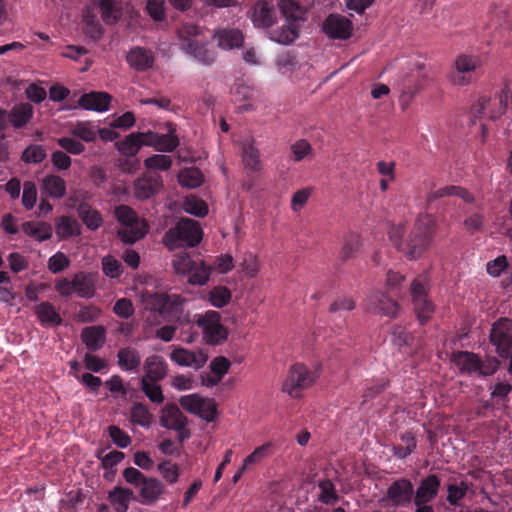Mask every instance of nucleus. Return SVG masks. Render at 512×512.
<instances>
[{
  "label": "nucleus",
  "mask_w": 512,
  "mask_h": 512,
  "mask_svg": "<svg viewBox=\"0 0 512 512\" xmlns=\"http://www.w3.org/2000/svg\"><path fill=\"white\" fill-rule=\"evenodd\" d=\"M436 228V219L431 214H419L405 240L404 254L411 260L419 258L431 246Z\"/></svg>",
  "instance_id": "nucleus-1"
},
{
  "label": "nucleus",
  "mask_w": 512,
  "mask_h": 512,
  "mask_svg": "<svg viewBox=\"0 0 512 512\" xmlns=\"http://www.w3.org/2000/svg\"><path fill=\"white\" fill-rule=\"evenodd\" d=\"M202 235V229L197 221L181 218L174 227L165 233L163 242L171 250L180 247H195L200 243Z\"/></svg>",
  "instance_id": "nucleus-2"
},
{
  "label": "nucleus",
  "mask_w": 512,
  "mask_h": 512,
  "mask_svg": "<svg viewBox=\"0 0 512 512\" xmlns=\"http://www.w3.org/2000/svg\"><path fill=\"white\" fill-rule=\"evenodd\" d=\"M141 300L145 310L158 313L166 321L178 317L182 312L183 300L176 294L144 292Z\"/></svg>",
  "instance_id": "nucleus-3"
},
{
  "label": "nucleus",
  "mask_w": 512,
  "mask_h": 512,
  "mask_svg": "<svg viewBox=\"0 0 512 512\" xmlns=\"http://www.w3.org/2000/svg\"><path fill=\"white\" fill-rule=\"evenodd\" d=\"M318 377L317 369L311 370L306 365L297 363L289 369L282 390L292 398H299L304 390L316 382Z\"/></svg>",
  "instance_id": "nucleus-4"
},
{
  "label": "nucleus",
  "mask_w": 512,
  "mask_h": 512,
  "mask_svg": "<svg viewBox=\"0 0 512 512\" xmlns=\"http://www.w3.org/2000/svg\"><path fill=\"white\" fill-rule=\"evenodd\" d=\"M173 267L177 274L188 276L193 285H204L210 276L211 268L198 257L193 258L187 253H181L173 259Z\"/></svg>",
  "instance_id": "nucleus-5"
},
{
  "label": "nucleus",
  "mask_w": 512,
  "mask_h": 512,
  "mask_svg": "<svg viewBox=\"0 0 512 512\" xmlns=\"http://www.w3.org/2000/svg\"><path fill=\"white\" fill-rule=\"evenodd\" d=\"M179 37L183 40L182 46L187 53L193 55L196 59L204 64H210L215 60V53L206 48L200 42L198 36L200 27L193 23H185L178 31Z\"/></svg>",
  "instance_id": "nucleus-6"
},
{
  "label": "nucleus",
  "mask_w": 512,
  "mask_h": 512,
  "mask_svg": "<svg viewBox=\"0 0 512 512\" xmlns=\"http://www.w3.org/2000/svg\"><path fill=\"white\" fill-rule=\"evenodd\" d=\"M427 283V276L419 275L410 287L415 313L421 323L427 322L434 312V305L427 298Z\"/></svg>",
  "instance_id": "nucleus-7"
},
{
  "label": "nucleus",
  "mask_w": 512,
  "mask_h": 512,
  "mask_svg": "<svg viewBox=\"0 0 512 512\" xmlns=\"http://www.w3.org/2000/svg\"><path fill=\"white\" fill-rule=\"evenodd\" d=\"M220 320V313L213 310L194 315L193 321L202 330L203 339L207 344H217L224 338V327Z\"/></svg>",
  "instance_id": "nucleus-8"
},
{
  "label": "nucleus",
  "mask_w": 512,
  "mask_h": 512,
  "mask_svg": "<svg viewBox=\"0 0 512 512\" xmlns=\"http://www.w3.org/2000/svg\"><path fill=\"white\" fill-rule=\"evenodd\" d=\"M179 404L187 412L197 415L207 422H211L217 415V406L213 399L202 397L199 394L181 396Z\"/></svg>",
  "instance_id": "nucleus-9"
},
{
  "label": "nucleus",
  "mask_w": 512,
  "mask_h": 512,
  "mask_svg": "<svg viewBox=\"0 0 512 512\" xmlns=\"http://www.w3.org/2000/svg\"><path fill=\"white\" fill-rule=\"evenodd\" d=\"M512 321L508 318H501L496 321L490 331V341L496 346L498 355L508 358L512 350Z\"/></svg>",
  "instance_id": "nucleus-10"
},
{
  "label": "nucleus",
  "mask_w": 512,
  "mask_h": 512,
  "mask_svg": "<svg viewBox=\"0 0 512 512\" xmlns=\"http://www.w3.org/2000/svg\"><path fill=\"white\" fill-rule=\"evenodd\" d=\"M240 147V156L243 168L248 177L258 175L263 170V162L259 149L255 145V140L248 137L241 141L234 140Z\"/></svg>",
  "instance_id": "nucleus-11"
},
{
  "label": "nucleus",
  "mask_w": 512,
  "mask_h": 512,
  "mask_svg": "<svg viewBox=\"0 0 512 512\" xmlns=\"http://www.w3.org/2000/svg\"><path fill=\"white\" fill-rule=\"evenodd\" d=\"M385 500L393 507H406L414 501V486L407 478H399L393 481L387 488Z\"/></svg>",
  "instance_id": "nucleus-12"
},
{
  "label": "nucleus",
  "mask_w": 512,
  "mask_h": 512,
  "mask_svg": "<svg viewBox=\"0 0 512 512\" xmlns=\"http://www.w3.org/2000/svg\"><path fill=\"white\" fill-rule=\"evenodd\" d=\"M481 61L478 57L460 55L455 60V68L448 74L449 80L459 86L471 82V73L480 67Z\"/></svg>",
  "instance_id": "nucleus-13"
},
{
  "label": "nucleus",
  "mask_w": 512,
  "mask_h": 512,
  "mask_svg": "<svg viewBox=\"0 0 512 512\" xmlns=\"http://www.w3.org/2000/svg\"><path fill=\"white\" fill-rule=\"evenodd\" d=\"M366 308L368 311L394 318L398 315V303L380 291L372 292L367 298Z\"/></svg>",
  "instance_id": "nucleus-14"
},
{
  "label": "nucleus",
  "mask_w": 512,
  "mask_h": 512,
  "mask_svg": "<svg viewBox=\"0 0 512 512\" xmlns=\"http://www.w3.org/2000/svg\"><path fill=\"white\" fill-rule=\"evenodd\" d=\"M162 186V177L157 172L147 171L134 182V195L139 200H146L155 196Z\"/></svg>",
  "instance_id": "nucleus-15"
},
{
  "label": "nucleus",
  "mask_w": 512,
  "mask_h": 512,
  "mask_svg": "<svg viewBox=\"0 0 512 512\" xmlns=\"http://www.w3.org/2000/svg\"><path fill=\"white\" fill-rule=\"evenodd\" d=\"M322 29L332 39L345 40L352 34V23L347 17L332 13L323 22Z\"/></svg>",
  "instance_id": "nucleus-16"
},
{
  "label": "nucleus",
  "mask_w": 512,
  "mask_h": 512,
  "mask_svg": "<svg viewBox=\"0 0 512 512\" xmlns=\"http://www.w3.org/2000/svg\"><path fill=\"white\" fill-rule=\"evenodd\" d=\"M241 50V58L248 64H256L254 47L245 43V36L239 29H226V50Z\"/></svg>",
  "instance_id": "nucleus-17"
},
{
  "label": "nucleus",
  "mask_w": 512,
  "mask_h": 512,
  "mask_svg": "<svg viewBox=\"0 0 512 512\" xmlns=\"http://www.w3.org/2000/svg\"><path fill=\"white\" fill-rule=\"evenodd\" d=\"M481 101L473 107L474 116L486 117L491 120L503 115L508 106V98H480Z\"/></svg>",
  "instance_id": "nucleus-18"
},
{
  "label": "nucleus",
  "mask_w": 512,
  "mask_h": 512,
  "mask_svg": "<svg viewBox=\"0 0 512 512\" xmlns=\"http://www.w3.org/2000/svg\"><path fill=\"white\" fill-rule=\"evenodd\" d=\"M139 136L144 138L145 146H152L158 151L172 152L179 145V139L174 131H169L167 134L148 131L139 133Z\"/></svg>",
  "instance_id": "nucleus-19"
},
{
  "label": "nucleus",
  "mask_w": 512,
  "mask_h": 512,
  "mask_svg": "<svg viewBox=\"0 0 512 512\" xmlns=\"http://www.w3.org/2000/svg\"><path fill=\"white\" fill-rule=\"evenodd\" d=\"M441 480L436 474H430L421 480L414 495V504H427L438 494Z\"/></svg>",
  "instance_id": "nucleus-20"
},
{
  "label": "nucleus",
  "mask_w": 512,
  "mask_h": 512,
  "mask_svg": "<svg viewBox=\"0 0 512 512\" xmlns=\"http://www.w3.org/2000/svg\"><path fill=\"white\" fill-rule=\"evenodd\" d=\"M251 20L257 28H269L277 20V10L266 1H258L252 9Z\"/></svg>",
  "instance_id": "nucleus-21"
},
{
  "label": "nucleus",
  "mask_w": 512,
  "mask_h": 512,
  "mask_svg": "<svg viewBox=\"0 0 512 512\" xmlns=\"http://www.w3.org/2000/svg\"><path fill=\"white\" fill-rule=\"evenodd\" d=\"M170 358L178 365L194 367L195 369L201 368L208 360L207 354L203 351H189L184 348H175Z\"/></svg>",
  "instance_id": "nucleus-22"
},
{
  "label": "nucleus",
  "mask_w": 512,
  "mask_h": 512,
  "mask_svg": "<svg viewBox=\"0 0 512 512\" xmlns=\"http://www.w3.org/2000/svg\"><path fill=\"white\" fill-rule=\"evenodd\" d=\"M128 64L137 71H146L154 64V54L144 47H133L127 54Z\"/></svg>",
  "instance_id": "nucleus-23"
},
{
  "label": "nucleus",
  "mask_w": 512,
  "mask_h": 512,
  "mask_svg": "<svg viewBox=\"0 0 512 512\" xmlns=\"http://www.w3.org/2000/svg\"><path fill=\"white\" fill-rule=\"evenodd\" d=\"M161 426L167 429H181L187 425V418L175 404H167L161 411Z\"/></svg>",
  "instance_id": "nucleus-24"
},
{
  "label": "nucleus",
  "mask_w": 512,
  "mask_h": 512,
  "mask_svg": "<svg viewBox=\"0 0 512 512\" xmlns=\"http://www.w3.org/2000/svg\"><path fill=\"white\" fill-rule=\"evenodd\" d=\"M145 375L142 378H147L151 382L161 381L167 374V363L160 355L148 356L144 363Z\"/></svg>",
  "instance_id": "nucleus-25"
},
{
  "label": "nucleus",
  "mask_w": 512,
  "mask_h": 512,
  "mask_svg": "<svg viewBox=\"0 0 512 512\" xmlns=\"http://www.w3.org/2000/svg\"><path fill=\"white\" fill-rule=\"evenodd\" d=\"M81 339L89 350L97 351L106 341V329L101 325L85 327L81 332Z\"/></svg>",
  "instance_id": "nucleus-26"
},
{
  "label": "nucleus",
  "mask_w": 512,
  "mask_h": 512,
  "mask_svg": "<svg viewBox=\"0 0 512 512\" xmlns=\"http://www.w3.org/2000/svg\"><path fill=\"white\" fill-rule=\"evenodd\" d=\"M450 196L459 197L466 203L474 202L473 195L467 189L455 185L441 187L439 189L429 192L427 195V202L431 203L437 199Z\"/></svg>",
  "instance_id": "nucleus-27"
},
{
  "label": "nucleus",
  "mask_w": 512,
  "mask_h": 512,
  "mask_svg": "<svg viewBox=\"0 0 512 512\" xmlns=\"http://www.w3.org/2000/svg\"><path fill=\"white\" fill-rule=\"evenodd\" d=\"M451 360L462 373H477L480 368L479 356L474 352L457 351L453 353Z\"/></svg>",
  "instance_id": "nucleus-28"
},
{
  "label": "nucleus",
  "mask_w": 512,
  "mask_h": 512,
  "mask_svg": "<svg viewBox=\"0 0 512 512\" xmlns=\"http://www.w3.org/2000/svg\"><path fill=\"white\" fill-rule=\"evenodd\" d=\"M41 191L53 199H61L66 194V181L55 174L46 175L41 181Z\"/></svg>",
  "instance_id": "nucleus-29"
},
{
  "label": "nucleus",
  "mask_w": 512,
  "mask_h": 512,
  "mask_svg": "<svg viewBox=\"0 0 512 512\" xmlns=\"http://www.w3.org/2000/svg\"><path fill=\"white\" fill-rule=\"evenodd\" d=\"M34 312L42 326H59L63 322L60 314L50 302H41L35 307Z\"/></svg>",
  "instance_id": "nucleus-30"
},
{
  "label": "nucleus",
  "mask_w": 512,
  "mask_h": 512,
  "mask_svg": "<svg viewBox=\"0 0 512 512\" xmlns=\"http://www.w3.org/2000/svg\"><path fill=\"white\" fill-rule=\"evenodd\" d=\"M73 288L74 293L81 298H92L95 294V281L91 274L78 272L74 275Z\"/></svg>",
  "instance_id": "nucleus-31"
},
{
  "label": "nucleus",
  "mask_w": 512,
  "mask_h": 512,
  "mask_svg": "<svg viewBox=\"0 0 512 512\" xmlns=\"http://www.w3.org/2000/svg\"><path fill=\"white\" fill-rule=\"evenodd\" d=\"M117 364L125 371H135L141 364L139 352L133 347L121 348L117 353Z\"/></svg>",
  "instance_id": "nucleus-32"
},
{
  "label": "nucleus",
  "mask_w": 512,
  "mask_h": 512,
  "mask_svg": "<svg viewBox=\"0 0 512 512\" xmlns=\"http://www.w3.org/2000/svg\"><path fill=\"white\" fill-rule=\"evenodd\" d=\"M77 214L89 230H97L103 223L101 214L86 202L78 205Z\"/></svg>",
  "instance_id": "nucleus-33"
},
{
  "label": "nucleus",
  "mask_w": 512,
  "mask_h": 512,
  "mask_svg": "<svg viewBox=\"0 0 512 512\" xmlns=\"http://www.w3.org/2000/svg\"><path fill=\"white\" fill-rule=\"evenodd\" d=\"M23 232L34 238L35 240L42 242L52 237V226L46 222H35L26 221L22 224Z\"/></svg>",
  "instance_id": "nucleus-34"
},
{
  "label": "nucleus",
  "mask_w": 512,
  "mask_h": 512,
  "mask_svg": "<svg viewBox=\"0 0 512 512\" xmlns=\"http://www.w3.org/2000/svg\"><path fill=\"white\" fill-rule=\"evenodd\" d=\"M417 447L416 436L412 431H405L400 435V443L392 446V453L398 459H405Z\"/></svg>",
  "instance_id": "nucleus-35"
},
{
  "label": "nucleus",
  "mask_w": 512,
  "mask_h": 512,
  "mask_svg": "<svg viewBox=\"0 0 512 512\" xmlns=\"http://www.w3.org/2000/svg\"><path fill=\"white\" fill-rule=\"evenodd\" d=\"M147 233V227L143 221L121 226L118 229L117 235L124 243L133 244L142 239Z\"/></svg>",
  "instance_id": "nucleus-36"
},
{
  "label": "nucleus",
  "mask_w": 512,
  "mask_h": 512,
  "mask_svg": "<svg viewBox=\"0 0 512 512\" xmlns=\"http://www.w3.org/2000/svg\"><path fill=\"white\" fill-rule=\"evenodd\" d=\"M139 489L143 503L149 504L159 498V496L163 493L164 487L159 480L146 477Z\"/></svg>",
  "instance_id": "nucleus-37"
},
{
  "label": "nucleus",
  "mask_w": 512,
  "mask_h": 512,
  "mask_svg": "<svg viewBox=\"0 0 512 512\" xmlns=\"http://www.w3.org/2000/svg\"><path fill=\"white\" fill-rule=\"evenodd\" d=\"M210 371L201 374V383L204 386L212 387L216 385L224 375V356L216 357L210 363Z\"/></svg>",
  "instance_id": "nucleus-38"
},
{
  "label": "nucleus",
  "mask_w": 512,
  "mask_h": 512,
  "mask_svg": "<svg viewBox=\"0 0 512 512\" xmlns=\"http://www.w3.org/2000/svg\"><path fill=\"white\" fill-rule=\"evenodd\" d=\"M290 160L299 163L304 160H311L315 156L312 145L306 139H299L289 147Z\"/></svg>",
  "instance_id": "nucleus-39"
},
{
  "label": "nucleus",
  "mask_w": 512,
  "mask_h": 512,
  "mask_svg": "<svg viewBox=\"0 0 512 512\" xmlns=\"http://www.w3.org/2000/svg\"><path fill=\"white\" fill-rule=\"evenodd\" d=\"M9 113L10 125L16 129L24 127L33 116V108L30 104L16 105Z\"/></svg>",
  "instance_id": "nucleus-40"
},
{
  "label": "nucleus",
  "mask_w": 512,
  "mask_h": 512,
  "mask_svg": "<svg viewBox=\"0 0 512 512\" xmlns=\"http://www.w3.org/2000/svg\"><path fill=\"white\" fill-rule=\"evenodd\" d=\"M361 247V237L357 233H348L344 236L343 244L339 252L341 261H347L355 257Z\"/></svg>",
  "instance_id": "nucleus-41"
},
{
  "label": "nucleus",
  "mask_w": 512,
  "mask_h": 512,
  "mask_svg": "<svg viewBox=\"0 0 512 512\" xmlns=\"http://www.w3.org/2000/svg\"><path fill=\"white\" fill-rule=\"evenodd\" d=\"M139 133H131L124 140L116 142L118 151L125 156H135L141 146H144V138Z\"/></svg>",
  "instance_id": "nucleus-42"
},
{
  "label": "nucleus",
  "mask_w": 512,
  "mask_h": 512,
  "mask_svg": "<svg viewBox=\"0 0 512 512\" xmlns=\"http://www.w3.org/2000/svg\"><path fill=\"white\" fill-rule=\"evenodd\" d=\"M132 497V490L120 486L115 487L108 495V499L115 506L117 512H125Z\"/></svg>",
  "instance_id": "nucleus-43"
},
{
  "label": "nucleus",
  "mask_w": 512,
  "mask_h": 512,
  "mask_svg": "<svg viewBox=\"0 0 512 512\" xmlns=\"http://www.w3.org/2000/svg\"><path fill=\"white\" fill-rule=\"evenodd\" d=\"M55 229L61 239H67L80 233L77 221L68 216H61L55 224Z\"/></svg>",
  "instance_id": "nucleus-44"
},
{
  "label": "nucleus",
  "mask_w": 512,
  "mask_h": 512,
  "mask_svg": "<svg viewBox=\"0 0 512 512\" xmlns=\"http://www.w3.org/2000/svg\"><path fill=\"white\" fill-rule=\"evenodd\" d=\"M99 8L103 21L108 25L116 23L122 16V9L114 0H99Z\"/></svg>",
  "instance_id": "nucleus-45"
},
{
  "label": "nucleus",
  "mask_w": 512,
  "mask_h": 512,
  "mask_svg": "<svg viewBox=\"0 0 512 512\" xmlns=\"http://www.w3.org/2000/svg\"><path fill=\"white\" fill-rule=\"evenodd\" d=\"M178 181L183 187L197 188L203 182V174L195 167L184 168L178 174Z\"/></svg>",
  "instance_id": "nucleus-46"
},
{
  "label": "nucleus",
  "mask_w": 512,
  "mask_h": 512,
  "mask_svg": "<svg viewBox=\"0 0 512 512\" xmlns=\"http://www.w3.org/2000/svg\"><path fill=\"white\" fill-rule=\"evenodd\" d=\"M70 133L85 142H94L97 138V129L88 121L77 122L70 129Z\"/></svg>",
  "instance_id": "nucleus-47"
},
{
  "label": "nucleus",
  "mask_w": 512,
  "mask_h": 512,
  "mask_svg": "<svg viewBox=\"0 0 512 512\" xmlns=\"http://www.w3.org/2000/svg\"><path fill=\"white\" fill-rule=\"evenodd\" d=\"M299 36L298 25L294 22H289L283 25L280 31H275L272 39L281 44H290Z\"/></svg>",
  "instance_id": "nucleus-48"
},
{
  "label": "nucleus",
  "mask_w": 512,
  "mask_h": 512,
  "mask_svg": "<svg viewBox=\"0 0 512 512\" xmlns=\"http://www.w3.org/2000/svg\"><path fill=\"white\" fill-rule=\"evenodd\" d=\"M274 445L272 442H267L259 447H257L251 454H249L245 459L244 463L248 468L251 465H257L261 463L266 458L270 457L273 454Z\"/></svg>",
  "instance_id": "nucleus-49"
},
{
  "label": "nucleus",
  "mask_w": 512,
  "mask_h": 512,
  "mask_svg": "<svg viewBox=\"0 0 512 512\" xmlns=\"http://www.w3.org/2000/svg\"><path fill=\"white\" fill-rule=\"evenodd\" d=\"M47 156L46 149L39 144L28 145L21 155V160L28 164L42 162Z\"/></svg>",
  "instance_id": "nucleus-50"
},
{
  "label": "nucleus",
  "mask_w": 512,
  "mask_h": 512,
  "mask_svg": "<svg viewBox=\"0 0 512 512\" xmlns=\"http://www.w3.org/2000/svg\"><path fill=\"white\" fill-rule=\"evenodd\" d=\"M112 98H78V107L96 112L109 110Z\"/></svg>",
  "instance_id": "nucleus-51"
},
{
  "label": "nucleus",
  "mask_w": 512,
  "mask_h": 512,
  "mask_svg": "<svg viewBox=\"0 0 512 512\" xmlns=\"http://www.w3.org/2000/svg\"><path fill=\"white\" fill-rule=\"evenodd\" d=\"M279 7L288 20H300L305 14V9L294 0H281Z\"/></svg>",
  "instance_id": "nucleus-52"
},
{
  "label": "nucleus",
  "mask_w": 512,
  "mask_h": 512,
  "mask_svg": "<svg viewBox=\"0 0 512 512\" xmlns=\"http://www.w3.org/2000/svg\"><path fill=\"white\" fill-rule=\"evenodd\" d=\"M144 165L148 169V171L155 172L166 171L172 165V158L168 155L164 154H155L151 157H148L144 160Z\"/></svg>",
  "instance_id": "nucleus-53"
},
{
  "label": "nucleus",
  "mask_w": 512,
  "mask_h": 512,
  "mask_svg": "<svg viewBox=\"0 0 512 512\" xmlns=\"http://www.w3.org/2000/svg\"><path fill=\"white\" fill-rule=\"evenodd\" d=\"M131 421L143 427H148L151 423V413L142 403H135L130 410Z\"/></svg>",
  "instance_id": "nucleus-54"
},
{
  "label": "nucleus",
  "mask_w": 512,
  "mask_h": 512,
  "mask_svg": "<svg viewBox=\"0 0 512 512\" xmlns=\"http://www.w3.org/2000/svg\"><path fill=\"white\" fill-rule=\"evenodd\" d=\"M140 382L142 391L151 402L160 404L164 401V395L160 385L147 380V378H142Z\"/></svg>",
  "instance_id": "nucleus-55"
},
{
  "label": "nucleus",
  "mask_w": 512,
  "mask_h": 512,
  "mask_svg": "<svg viewBox=\"0 0 512 512\" xmlns=\"http://www.w3.org/2000/svg\"><path fill=\"white\" fill-rule=\"evenodd\" d=\"M469 488V483L466 481H461L459 485L449 484L447 487V501L449 504L452 506L458 505L459 501L465 497Z\"/></svg>",
  "instance_id": "nucleus-56"
},
{
  "label": "nucleus",
  "mask_w": 512,
  "mask_h": 512,
  "mask_svg": "<svg viewBox=\"0 0 512 512\" xmlns=\"http://www.w3.org/2000/svg\"><path fill=\"white\" fill-rule=\"evenodd\" d=\"M102 271L110 278H118L123 273L122 263L111 255H107L102 259Z\"/></svg>",
  "instance_id": "nucleus-57"
},
{
  "label": "nucleus",
  "mask_w": 512,
  "mask_h": 512,
  "mask_svg": "<svg viewBox=\"0 0 512 512\" xmlns=\"http://www.w3.org/2000/svg\"><path fill=\"white\" fill-rule=\"evenodd\" d=\"M318 487L321 491L319 500L324 504H333L338 500V495L335 489V485L329 479L322 480L319 482Z\"/></svg>",
  "instance_id": "nucleus-58"
},
{
  "label": "nucleus",
  "mask_w": 512,
  "mask_h": 512,
  "mask_svg": "<svg viewBox=\"0 0 512 512\" xmlns=\"http://www.w3.org/2000/svg\"><path fill=\"white\" fill-rule=\"evenodd\" d=\"M115 216L121 226L141 222L137 213L127 205H120L115 209Z\"/></svg>",
  "instance_id": "nucleus-59"
},
{
  "label": "nucleus",
  "mask_w": 512,
  "mask_h": 512,
  "mask_svg": "<svg viewBox=\"0 0 512 512\" xmlns=\"http://www.w3.org/2000/svg\"><path fill=\"white\" fill-rule=\"evenodd\" d=\"M184 208L186 212L197 217H203L208 213L207 204L196 196L187 197L184 202Z\"/></svg>",
  "instance_id": "nucleus-60"
},
{
  "label": "nucleus",
  "mask_w": 512,
  "mask_h": 512,
  "mask_svg": "<svg viewBox=\"0 0 512 512\" xmlns=\"http://www.w3.org/2000/svg\"><path fill=\"white\" fill-rule=\"evenodd\" d=\"M37 200V188L34 182L26 181L23 184L22 204L27 210H31Z\"/></svg>",
  "instance_id": "nucleus-61"
},
{
  "label": "nucleus",
  "mask_w": 512,
  "mask_h": 512,
  "mask_svg": "<svg viewBox=\"0 0 512 512\" xmlns=\"http://www.w3.org/2000/svg\"><path fill=\"white\" fill-rule=\"evenodd\" d=\"M405 231V226L402 224L392 225L388 231V236L393 246L403 253L405 248V241L403 240Z\"/></svg>",
  "instance_id": "nucleus-62"
},
{
  "label": "nucleus",
  "mask_w": 512,
  "mask_h": 512,
  "mask_svg": "<svg viewBox=\"0 0 512 512\" xmlns=\"http://www.w3.org/2000/svg\"><path fill=\"white\" fill-rule=\"evenodd\" d=\"M70 265V260L63 252H57L48 260V269L54 273H60Z\"/></svg>",
  "instance_id": "nucleus-63"
},
{
  "label": "nucleus",
  "mask_w": 512,
  "mask_h": 512,
  "mask_svg": "<svg viewBox=\"0 0 512 512\" xmlns=\"http://www.w3.org/2000/svg\"><path fill=\"white\" fill-rule=\"evenodd\" d=\"M108 431L113 443L118 447L126 448L131 444L130 436L118 426L111 425Z\"/></svg>",
  "instance_id": "nucleus-64"
}]
</instances>
